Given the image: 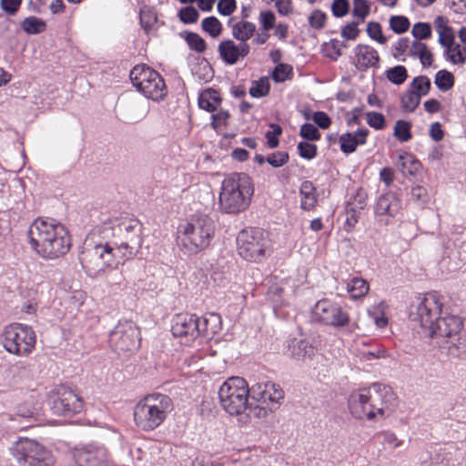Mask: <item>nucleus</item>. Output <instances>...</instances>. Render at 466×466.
<instances>
[{
  "instance_id": "1",
  "label": "nucleus",
  "mask_w": 466,
  "mask_h": 466,
  "mask_svg": "<svg viewBox=\"0 0 466 466\" xmlns=\"http://www.w3.org/2000/svg\"><path fill=\"white\" fill-rule=\"evenodd\" d=\"M410 319L418 321L430 338L446 339L459 353L466 351V337L461 334L463 321L458 306L450 298L436 292L426 294L411 308Z\"/></svg>"
},
{
  "instance_id": "2",
  "label": "nucleus",
  "mask_w": 466,
  "mask_h": 466,
  "mask_svg": "<svg viewBox=\"0 0 466 466\" xmlns=\"http://www.w3.org/2000/svg\"><path fill=\"white\" fill-rule=\"evenodd\" d=\"M398 405L397 396L385 384L375 382L350 393L348 406L358 420H379L389 417Z\"/></svg>"
},
{
  "instance_id": "3",
  "label": "nucleus",
  "mask_w": 466,
  "mask_h": 466,
  "mask_svg": "<svg viewBox=\"0 0 466 466\" xmlns=\"http://www.w3.org/2000/svg\"><path fill=\"white\" fill-rule=\"evenodd\" d=\"M27 234L32 248L44 258H58L66 255L71 248L68 230L53 218L35 219Z\"/></svg>"
},
{
  "instance_id": "4",
  "label": "nucleus",
  "mask_w": 466,
  "mask_h": 466,
  "mask_svg": "<svg viewBox=\"0 0 466 466\" xmlns=\"http://www.w3.org/2000/svg\"><path fill=\"white\" fill-rule=\"evenodd\" d=\"M98 232L119 255L129 259L136 256L143 243V226L135 218H112L102 222Z\"/></svg>"
},
{
  "instance_id": "5",
  "label": "nucleus",
  "mask_w": 466,
  "mask_h": 466,
  "mask_svg": "<svg viewBox=\"0 0 466 466\" xmlns=\"http://www.w3.org/2000/svg\"><path fill=\"white\" fill-rule=\"evenodd\" d=\"M254 194L251 177L244 172H233L225 177L218 197L219 209L226 214H238L250 205Z\"/></svg>"
},
{
  "instance_id": "6",
  "label": "nucleus",
  "mask_w": 466,
  "mask_h": 466,
  "mask_svg": "<svg viewBox=\"0 0 466 466\" xmlns=\"http://www.w3.org/2000/svg\"><path fill=\"white\" fill-rule=\"evenodd\" d=\"M216 231L214 220L205 214H195L180 227L178 245L187 254H198L206 249Z\"/></svg>"
},
{
  "instance_id": "7",
  "label": "nucleus",
  "mask_w": 466,
  "mask_h": 466,
  "mask_svg": "<svg viewBox=\"0 0 466 466\" xmlns=\"http://www.w3.org/2000/svg\"><path fill=\"white\" fill-rule=\"evenodd\" d=\"M171 398L161 393H154L140 400L134 408L136 425L145 431L157 429L173 410Z\"/></svg>"
},
{
  "instance_id": "8",
  "label": "nucleus",
  "mask_w": 466,
  "mask_h": 466,
  "mask_svg": "<svg viewBox=\"0 0 466 466\" xmlns=\"http://www.w3.org/2000/svg\"><path fill=\"white\" fill-rule=\"evenodd\" d=\"M248 386L247 381L241 377H231L220 386L218 398L223 409L230 415H239L248 410V416L251 412L258 410L256 413L258 417L261 413L265 415L266 410L256 406L252 409V404L248 402Z\"/></svg>"
},
{
  "instance_id": "9",
  "label": "nucleus",
  "mask_w": 466,
  "mask_h": 466,
  "mask_svg": "<svg viewBox=\"0 0 466 466\" xmlns=\"http://www.w3.org/2000/svg\"><path fill=\"white\" fill-rule=\"evenodd\" d=\"M117 252L106 240L100 241L94 245L86 244L79 256V260L86 273L96 278L102 274L106 268L118 263Z\"/></svg>"
},
{
  "instance_id": "10",
  "label": "nucleus",
  "mask_w": 466,
  "mask_h": 466,
  "mask_svg": "<svg viewBox=\"0 0 466 466\" xmlns=\"http://www.w3.org/2000/svg\"><path fill=\"white\" fill-rule=\"evenodd\" d=\"M12 455L22 466H52L50 451L35 440L19 438L10 448Z\"/></svg>"
},
{
  "instance_id": "11",
  "label": "nucleus",
  "mask_w": 466,
  "mask_h": 466,
  "mask_svg": "<svg viewBox=\"0 0 466 466\" xmlns=\"http://www.w3.org/2000/svg\"><path fill=\"white\" fill-rule=\"evenodd\" d=\"M238 252L246 260L258 262L268 248V233L259 228L242 229L237 237Z\"/></svg>"
},
{
  "instance_id": "12",
  "label": "nucleus",
  "mask_w": 466,
  "mask_h": 466,
  "mask_svg": "<svg viewBox=\"0 0 466 466\" xmlns=\"http://www.w3.org/2000/svg\"><path fill=\"white\" fill-rule=\"evenodd\" d=\"M130 80L137 90L152 100L166 96V85L161 76L146 65L136 66L130 71Z\"/></svg>"
},
{
  "instance_id": "13",
  "label": "nucleus",
  "mask_w": 466,
  "mask_h": 466,
  "mask_svg": "<svg viewBox=\"0 0 466 466\" xmlns=\"http://www.w3.org/2000/svg\"><path fill=\"white\" fill-rule=\"evenodd\" d=\"M36 336L33 329L21 323L5 327L3 333V346L12 354L26 356L35 349Z\"/></svg>"
},
{
  "instance_id": "14",
  "label": "nucleus",
  "mask_w": 466,
  "mask_h": 466,
  "mask_svg": "<svg viewBox=\"0 0 466 466\" xmlns=\"http://www.w3.org/2000/svg\"><path fill=\"white\" fill-rule=\"evenodd\" d=\"M49 404L54 414L71 417L82 411L84 400L74 390L61 385L52 390Z\"/></svg>"
},
{
  "instance_id": "15",
  "label": "nucleus",
  "mask_w": 466,
  "mask_h": 466,
  "mask_svg": "<svg viewBox=\"0 0 466 466\" xmlns=\"http://www.w3.org/2000/svg\"><path fill=\"white\" fill-rule=\"evenodd\" d=\"M139 343V329L131 320H120L109 333V344L117 352H132Z\"/></svg>"
},
{
  "instance_id": "16",
  "label": "nucleus",
  "mask_w": 466,
  "mask_h": 466,
  "mask_svg": "<svg viewBox=\"0 0 466 466\" xmlns=\"http://www.w3.org/2000/svg\"><path fill=\"white\" fill-rule=\"evenodd\" d=\"M312 312L318 321L332 327H344L350 321L348 313L338 303L326 299L319 300Z\"/></svg>"
},
{
  "instance_id": "17",
  "label": "nucleus",
  "mask_w": 466,
  "mask_h": 466,
  "mask_svg": "<svg viewBox=\"0 0 466 466\" xmlns=\"http://www.w3.org/2000/svg\"><path fill=\"white\" fill-rule=\"evenodd\" d=\"M76 466H110L107 450L103 446L86 445L73 453Z\"/></svg>"
},
{
  "instance_id": "18",
  "label": "nucleus",
  "mask_w": 466,
  "mask_h": 466,
  "mask_svg": "<svg viewBox=\"0 0 466 466\" xmlns=\"http://www.w3.org/2000/svg\"><path fill=\"white\" fill-rule=\"evenodd\" d=\"M198 316L196 314L180 313L172 320L171 332L174 337L185 338L186 342L193 341L199 337Z\"/></svg>"
},
{
  "instance_id": "19",
  "label": "nucleus",
  "mask_w": 466,
  "mask_h": 466,
  "mask_svg": "<svg viewBox=\"0 0 466 466\" xmlns=\"http://www.w3.org/2000/svg\"><path fill=\"white\" fill-rule=\"evenodd\" d=\"M248 398L258 402L278 404L284 399V391L279 385L273 382L258 383L248 389Z\"/></svg>"
},
{
  "instance_id": "20",
  "label": "nucleus",
  "mask_w": 466,
  "mask_h": 466,
  "mask_svg": "<svg viewBox=\"0 0 466 466\" xmlns=\"http://www.w3.org/2000/svg\"><path fill=\"white\" fill-rule=\"evenodd\" d=\"M353 53L355 55L354 65L359 71L366 72L370 68L378 69L380 67V57L374 47L359 44L354 47Z\"/></svg>"
},
{
  "instance_id": "21",
  "label": "nucleus",
  "mask_w": 466,
  "mask_h": 466,
  "mask_svg": "<svg viewBox=\"0 0 466 466\" xmlns=\"http://www.w3.org/2000/svg\"><path fill=\"white\" fill-rule=\"evenodd\" d=\"M218 51L221 59L228 65H235L240 58H245L250 52L248 43L235 44L233 40H223L219 43Z\"/></svg>"
},
{
  "instance_id": "22",
  "label": "nucleus",
  "mask_w": 466,
  "mask_h": 466,
  "mask_svg": "<svg viewBox=\"0 0 466 466\" xmlns=\"http://www.w3.org/2000/svg\"><path fill=\"white\" fill-rule=\"evenodd\" d=\"M401 208V199L395 193L389 191L378 198L374 212L376 216L394 218Z\"/></svg>"
},
{
  "instance_id": "23",
  "label": "nucleus",
  "mask_w": 466,
  "mask_h": 466,
  "mask_svg": "<svg viewBox=\"0 0 466 466\" xmlns=\"http://www.w3.org/2000/svg\"><path fill=\"white\" fill-rule=\"evenodd\" d=\"M370 131L367 128H360L354 133L347 132L339 137L340 149L345 154L354 152L359 145L366 144Z\"/></svg>"
},
{
  "instance_id": "24",
  "label": "nucleus",
  "mask_w": 466,
  "mask_h": 466,
  "mask_svg": "<svg viewBox=\"0 0 466 466\" xmlns=\"http://www.w3.org/2000/svg\"><path fill=\"white\" fill-rule=\"evenodd\" d=\"M288 352L289 357L298 360L311 359L316 352V349L307 339H292L288 342Z\"/></svg>"
},
{
  "instance_id": "25",
  "label": "nucleus",
  "mask_w": 466,
  "mask_h": 466,
  "mask_svg": "<svg viewBox=\"0 0 466 466\" xmlns=\"http://www.w3.org/2000/svg\"><path fill=\"white\" fill-rule=\"evenodd\" d=\"M199 336L209 338L218 334L222 329V319L219 314L209 312L203 317H198Z\"/></svg>"
},
{
  "instance_id": "26",
  "label": "nucleus",
  "mask_w": 466,
  "mask_h": 466,
  "mask_svg": "<svg viewBox=\"0 0 466 466\" xmlns=\"http://www.w3.org/2000/svg\"><path fill=\"white\" fill-rule=\"evenodd\" d=\"M235 20L236 17H231L228 21V26L231 28L232 36L241 43H247L256 32L255 24L244 20L235 22Z\"/></svg>"
},
{
  "instance_id": "27",
  "label": "nucleus",
  "mask_w": 466,
  "mask_h": 466,
  "mask_svg": "<svg viewBox=\"0 0 466 466\" xmlns=\"http://www.w3.org/2000/svg\"><path fill=\"white\" fill-rule=\"evenodd\" d=\"M222 102L220 93L213 88L203 90L198 96V106L208 112H214Z\"/></svg>"
},
{
  "instance_id": "28",
  "label": "nucleus",
  "mask_w": 466,
  "mask_h": 466,
  "mask_svg": "<svg viewBox=\"0 0 466 466\" xmlns=\"http://www.w3.org/2000/svg\"><path fill=\"white\" fill-rule=\"evenodd\" d=\"M300 208L304 210L312 209L317 203V192L311 181H303L299 187Z\"/></svg>"
},
{
  "instance_id": "29",
  "label": "nucleus",
  "mask_w": 466,
  "mask_h": 466,
  "mask_svg": "<svg viewBox=\"0 0 466 466\" xmlns=\"http://www.w3.org/2000/svg\"><path fill=\"white\" fill-rule=\"evenodd\" d=\"M410 56L414 58H419L421 65L426 66H431L433 62V56L431 52L428 49V46L425 43H422L418 40H414L410 47Z\"/></svg>"
},
{
  "instance_id": "30",
  "label": "nucleus",
  "mask_w": 466,
  "mask_h": 466,
  "mask_svg": "<svg viewBox=\"0 0 466 466\" xmlns=\"http://www.w3.org/2000/svg\"><path fill=\"white\" fill-rule=\"evenodd\" d=\"M396 165L403 174L410 176L415 175L421 167L420 162L413 155L406 152L400 155Z\"/></svg>"
},
{
  "instance_id": "31",
  "label": "nucleus",
  "mask_w": 466,
  "mask_h": 466,
  "mask_svg": "<svg viewBox=\"0 0 466 466\" xmlns=\"http://www.w3.org/2000/svg\"><path fill=\"white\" fill-rule=\"evenodd\" d=\"M21 28L28 35H37L46 30V25L36 16H28L21 22Z\"/></svg>"
},
{
  "instance_id": "32",
  "label": "nucleus",
  "mask_w": 466,
  "mask_h": 466,
  "mask_svg": "<svg viewBox=\"0 0 466 466\" xmlns=\"http://www.w3.org/2000/svg\"><path fill=\"white\" fill-rule=\"evenodd\" d=\"M347 290L352 299L365 296L369 291V284L362 279L354 278L347 285Z\"/></svg>"
},
{
  "instance_id": "33",
  "label": "nucleus",
  "mask_w": 466,
  "mask_h": 466,
  "mask_svg": "<svg viewBox=\"0 0 466 466\" xmlns=\"http://www.w3.org/2000/svg\"><path fill=\"white\" fill-rule=\"evenodd\" d=\"M387 79L397 86L403 84L408 78V71L404 66H395L385 72Z\"/></svg>"
},
{
  "instance_id": "34",
  "label": "nucleus",
  "mask_w": 466,
  "mask_h": 466,
  "mask_svg": "<svg viewBox=\"0 0 466 466\" xmlns=\"http://www.w3.org/2000/svg\"><path fill=\"white\" fill-rule=\"evenodd\" d=\"M434 83L441 91L446 92L453 86L454 77L451 72L440 70L435 75Z\"/></svg>"
},
{
  "instance_id": "35",
  "label": "nucleus",
  "mask_w": 466,
  "mask_h": 466,
  "mask_svg": "<svg viewBox=\"0 0 466 466\" xmlns=\"http://www.w3.org/2000/svg\"><path fill=\"white\" fill-rule=\"evenodd\" d=\"M431 86V80L426 76H416L410 84V89L417 92L420 97L429 94Z\"/></svg>"
},
{
  "instance_id": "36",
  "label": "nucleus",
  "mask_w": 466,
  "mask_h": 466,
  "mask_svg": "<svg viewBox=\"0 0 466 466\" xmlns=\"http://www.w3.org/2000/svg\"><path fill=\"white\" fill-rule=\"evenodd\" d=\"M270 85L267 77H260L258 80H255L251 84L249 88V95L252 97L259 98L266 96L269 93Z\"/></svg>"
},
{
  "instance_id": "37",
  "label": "nucleus",
  "mask_w": 466,
  "mask_h": 466,
  "mask_svg": "<svg viewBox=\"0 0 466 466\" xmlns=\"http://www.w3.org/2000/svg\"><path fill=\"white\" fill-rule=\"evenodd\" d=\"M401 107L407 112H413L420 103V96L409 89L400 98Z\"/></svg>"
},
{
  "instance_id": "38",
  "label": "nucleus",
  "mask_w": 466,
  "mask_h": 466,
  "mask_svg": "<svg viewBox=\"0 0 466 466\" xmlns=\"http://www.w3.org/2000/svg\"><path fill=\"white\" fill-rule=\"evenodd\" d=\"M411 124L405 120H398L394 127V137L400 142H407L411 139Z\"/></svg>"
},
{
  "instance_id": "39",
  "label": "nucleus",
  "mask_w": 466,
  "mask_h": 466,
  "mask_svg": "<svg viewBox=\"0 0 466 466\" xmlns=\"http://www.w3.org/2000/svg\"><path fill=\"white\" fill-rule=\"evenodd\" d=\"M410 199L420 208H424L430 201L428 190L422 186H415L410 190Z\"/></svg>"
},
{
  "instance_id": "40",
  "label": "nucleus",
  "mask_w": 466,
  "mask_h": 466,
  "mask_svg": "<svg viewBox=\"0 0 466 466\" xmlns=\"http://www.w3.org/2000/svg\"><path fill=\"white\" fill-rule=\"evenodd\" d=\"M201 27L212 37L218 36L222 31V25L219 22V20L215 16L204 18L201 23Z\"/></svg>"
},
{
  "instance_id": "41",
  "label": "nucleus",
  "mask_w": 466,
  "mask_h": 466,
  "mask_svg": "<svg viewBox=\"0 0 466 466\" xmlns=\"http://www.w3.org/2000/svg\"><path fill=\"white\" fill-rule=\"evenodd\" d=\"M185 40L191 50L198 53H203L206 50L207 45L205 40L197 33H187Z\"/></svg>"
},
{
  "instance_id": "42",
  "label": "nucleus",
  "mask_w": 466,
  "mask_h": 466,
  "mask_svg": "<svg viewBox=\"0 0 466 466\" xmlns=\"http://www.w3.org/2000/svg\"><path fill=\"white\" fill-rule=\"evenodd\" d=\"M446 53L448 55V59L453 64H464L466 61V47L461 46L457 44L456 46H451V49H447Z\"/></svg>"
},
{
  "instance_id": "43",
  "label": "nucleus",
  "mask_w": 466,
  "mask_h": 466,
  "mask_svg": "<svg viewBox=\"0 0 466 466\" xmlns=\"http://www.w3.org/2000/svg\"><path fill=\"white\" fill-rule=\"evenodd\" d=\"M390 27L396 34H403L410 27V21L406 16L392 15L390 19Z\"/></svg>"
},
{
  "instance_id": "44",
  "label": "nucleus",
  "mask_w": 466,
  "mask_h": 466,
  "mask_svg": "<svg viewBox=\"0 0 466 466\" xmlns=\"http://www.w3.org/2000/svg\"><path fill=\"white\" fill-rule=\"evenodd\" d=\"M411 34L418 41L429 39L431 36V26L428 23L418 22L413 25Z\"/></svg>"
},
{
  "instance_id": "45",
  "label": "nucleus",
  "mask_w": 466,
  "mask_h": 466,
  "mask_svg": "<svg viewBox=\"0 0 466 466\" xmlns=\"http://www.w3.org/2000/svg\"><path fill=\"white\" fill-rule=\"evenodd\" d=\"M370 5L367 0H354L352 15L359 18L360 22H364L365 18L370 15Z\"/></svg>"
},
{
  "instance_id": "46",
  "label": "nucleus",
  "mask_w": 466,
  "mask_h": 466,
  "mask_svg": "<svg viewBox=\"0 0 466 466\" xmlns=\"http://www.w3.org/2000/svg\"><path fill=\"white\" fill-rule=\"evenodd\" d=\"M292 75V67L288 64H278L274 68L271 77L276 83L284 82Z\"/></svg>"
},
{
  "instance_id": "47",
  "label": "nucleus",
  "mask_w": 466,
  "mask_h": 466,
  "mask_svg": "<svg viewBox=\"0 0 466 466\" xmlns=\"http://www.w3.org/2000/svg\"><path fill=\"white\" fill-rule=\"evenodd\" d=\"M299 136L309 141H318L321 137L319 129L310 123H305L300 127Z\"/></svg>"
},
{
  "instance_id": "48",
  "label": "nucleus",
  "mask_w": 466,
  "mask_h": 466,
  "mask_svg": "<svg viewBox=\"0 0 466 466\" xmlns=\"http://www.w3.org/2000/svg\"><path fill=\"white\" fill-rule=\"evenodd\" d=\"M368 35L376 40L378 43L384 45L387 42V37L383 35L381 25L378 22H369L367 25Z\"/></svg>"
},
{
  "instance_id": "49",
  "label": "nucleus",
  "mask_w": 466,
  "mask_h": 466,
  "mask_svg": "<svg viewBox=\"0 0 466 466\" xmlns=\"http://www.w3.org/2000/svg\"><path fill=\"white\" fill-rule=\"evenodd\" d=\"M178 17L184 24H193L198 20L199 13L195 7L189 5L180 9Z\"/></svg>"
},
{
  "instance_id": "50",
  "label": "nucleus",
  "mask_w": 466,
  "mask_h": 466,
  "mask_svg": "<svg viewBox=\"0 0 466 466\" xmlns=\"http://www.w3.org/2000/svg\"><path fill=\"white\" fill-rule=\"evenodd\" d=\"M378 438L383 445H387L390 449H396L402 445V441L399 440L391 431H382L378 434Z\"/></svg>"
},
{
  "instance_id": "51",
  "label": "nucleus",
  "mask_w": 466,
  "mask_h": 466,
  "mask_svg": "<svg viewBox=\"0 0 466 466\" xmlns=\"http://www.w3.org/2000/svg\"><path fill=\"white\" fill-rule=\"evenodd\" d=\"M366 118L368 125L377 130L383 129L386 126L385 116L381 113L368 112Z\"/></svg>"
},
{
  "instance_id": "52",
  "label": "nucleus",
  "mask_w": 466,
  "mask_h": 466,
  "mask_svg": "<svg viewBox=\"0 0 466 466\" xmlns=\"http://www.w3.org/2000/svg\"><path fill=\"white\" fill-rule=\"evenodd\" d=\"M327 15L324 12L317 9L314 10L309 16L308 21L309 25L314 29H322L326 25Z\"/></svg>"
},
{
  "instance_id": "53",
  "label": "nucleus",
  "mask_w": 466,
  "mask_h": 466,
  "mask_svg": "<svg viewBox=\"0 0 466 466\" xmlns=\"http://www.w3.org/2000/svg\"><path fill=\"white\" fill-rule=\"evenodd\" d=\"M289 154L285 151H277L267 157V162L273 167H280L289 161Z\"/></svg>"
},
{
  "instance_id": "54",
  "label": "nucleus",
  "mask_w": 466,
  "mask_h": 466,
  "mask_svg": "<svg viewBox=\"0 0 466 466\" xmlns=\"http://www.w3.org/2000/svg\"><path fill=\"white\" fill-rule=\"evenodd\" d=\"M299 155L305 159H312L317 155V146L306 141L299 142L298 145Z\"/></svg>"
},
{
  "instance_id": "55",
  "label": "nucleus",
  "mask_w": 466,
  "mask_h": 466,
  "mask_svg": "<svg viewBox=\"0 0 466 466\" xmlns=\"http://www.w3.org/2000/svg\"><path fill=\"white\" fill-rule=\"evenodd\" d=\"M345 47H347V45L344 42L333 39L327 47L326 56L336 61L342 54L341 49Z\"/></svg>"
},
{
  "instance_id": "56",
  "label": "nucleus",
  "mask_w": 466,
  "mask_h": 466,
  "mask_svg": "<svg viewBox=\"0 0 466 466\" xmlns=\"http://www.w3.org/2000/svg\"><path fill=\"white\" fill-rule=\"evenodd\" d=\"M261 30L269 31L273 29L276 23V16L271 11H261L258 16Z\"/></svg>"
},
{
  "instance_id": "57",
  "label": "nucleus",
  "mask_w": 466,
  "mask_h": 466,
  "mask_svg": "<svg viewBox=\"0 0 466 466\" xmlns=\"http://www.w3.org/2000/svg\"><path fill=\"white\" fill-rule=\"evenodd\" d=\"M360 23V21H353L347 24L341 29V36L346 40H355L360 34V30L358 28Z\"/></svg>"
},
{
  "instance_id": "58",
  "label": "nucleus",
  "mask_w": 466,
  "mask_h": 466,
  "mask_svg": "<svg viewBox=\"0 0 466 466\" xmlns=\"http://www.w3.org/2000/svg\"><path fill=\"white\" fill-rule=\"evenodd\" d=\"M350 11L348 0H334L331 5V12L335 17H343Z\"/></svg>"
},
{
  "instance_id": "59",
  "label": "nucleus",
  "mask_w": 466,
  "mask_h": 466,
  "mask_svg": "<svg viewBox=\"0 0 466 466\" xmlns=\"http://www.w3.org/2000/svg\"><path fill=\"white\" fill-rule=\"evenodd\" d=\"M229 117L230 115L228 111L220 109L218 113L211 116L212 122L210 125L214 129H218L221 127H225L227 125Z\"/></svg>"
},
{
  "instance_id": "60",
  "label": "nucleus",
  "mask_w": 466,
  "mask_h": 466,
  "mask_svg": "<svg viewBox=\"0 0 466 466\" xmlns=\"http://www.w3.org/2000/svg\"><path fill=\"white\" fill-rule=\"evenodd\" d=\"M439 34V43L446 47L447 49H451V46L454 44V34L451 27L442 29Z\"/></svg>"
},
{
  "instance_id": "61",
  "label": "nucleus",
  "mask_w": 466,
  "mask_h": 466,
  "mask_svg": "<svg viewBox=\"0 0 466 466\" xmlns=\"http://www.w3.org/2000/svg\"><path fill=\"white\" fill-rule=\"evenodd\" d=\"M360 211L356 208L347 205L345 224L349 228L348 230L352 229L358 223Z\"/></svg>"
},
{
  "instance_id": "62",
  "label": "nucleus",
  "mask_w": 466,
  "mask_h": 466,
  "mask_svg": "<svg viewBox=\"0 0 466 466\" xmlns=\"http://www.w3.org/2000/svg\"><path fill=\"white\" fill-rule=\"evenodd\" d=\"M237 8L236 0H219L218 3V11L222 15H230Z\"/></svg>"
},
{
  "instance_id": "63",
  "label": "nucleus",
  "mask_w": 466,
  "mask_h": 466,
  "mask_svg": "<svg viewBox=\"0 0 466 466\" xmlns=\"http://www.w3.org/2000/svg\"><path fill=\"white\" fill-rule=\"evenodd\" d=\"M22 0H0V6L7 15H14L17 13Z\"/></svg>"
},
{
  "instance_id": "64",
  "label": "nucleus",
  "mask_w": 466,
  "mask_h": 466,
  "mask_svg": "<svg viewBox=\"0 0 466 466\" xmlns=\"http://www.w3.org/2000/svg\"><path fill=\"white\" fill-rule=\"evenodd\" d=\"M313 122L320 128L327 129L330 124L331 119L327 113L323 111H317L312 116Z\"/></svg>"
}]
</instances>
